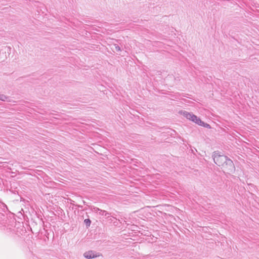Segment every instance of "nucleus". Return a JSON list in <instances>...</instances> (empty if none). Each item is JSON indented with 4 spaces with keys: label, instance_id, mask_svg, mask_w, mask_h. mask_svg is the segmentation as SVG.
I'll use <instances>...</instances> for the list:
<instances>
[{
    "label": "nucleus",
    "instance_id": "nucleus-1",
    "mask_svg": "<svg viewBox=\"0 0 259 259\" xmlns=\"http://www.w3.org/2000/svg\"><path fill=\"white\" fill-rule=\"evenodd\" d=\"M213 160L215 164L222 167L224 172L231 174L235 171L233 161L227 156L214 153Z\"/></svg>",
    "mask_w": 259,
    "mask_h": 259
},
{
    "label": "nucleus",
    "instance_id": "nucleus-2",
    "mask_svg": "<svg viewBox=\"0 0 259 259\" xmlns=\"http://www.w3.org/2000/svg\"><path fill=\"white\" fill-rule=\"evenodd\" d=\"M179 113L187 119L195 122L197 124L199 122V121L201 120L199 117L193 114L192 113H190L186 111H181L179 112Z\"/></svg>",
    "mask_w": 259,
    "mask_h": 259
},
{
    "label": "nucleus",
    "instance_id": "nucleus-3",
    "mask_svg": "<svg viewBox=\"0 0 259 259\" xmlns=\"http://www.w3.org/2000/svg\"><path fill=\"white\" fill-rule=\"evenodd\" d=\"M100 255V253H96L95 251L92 250L86 251L83 253V256L87 259L94 258Z\"/></svg>",
    "mask_w": 259,
    "mask_h": 259
},
{
    "label": "nucleus",
    "instance_id": "nucleus-4",
    "mask_svg": "<svg viewBox=\"0 0 259 259\" xmlns=\"http://www.w3.org/2000/svg\"><path fill=\"white\" fill-rule=\"evenodd\" d=\"M198 125L202 126H203V127H206V128H211V127H210L209 124H207L206 123L204 122L201 120L200 121H199V122L198 123Z\"/></svg>",
    "mask_w": 259,
    "mask_h": 259
},
{
    "label": "nucleus",
    "instance_id": "nucleus-5",
    "mask_svg": "<svg viewBox=\"0 0 259 259\" xmlns=\"http://www.w3.org/2000/svg\"><path fill=\"white\" fill-rule=\"evenodd\" d=\"M112 49L113 50L116 52H119L121 51L120 48L116 44H114L113 45V47Z\"/></svg>",
    "mask_w": 259,
    "mask_h": 259
},
{
    "label": "nucleus",
    "instance_id": "nucleus-6",
    "mask_svg": "<svg viewBox=\"0 0 259 259\" xmlns=\"http://www.w3.org/2000/svg\"><path fill=\"white\" fill-rule=\"evenodd\" d=\"M99 213L100 215H105V216L107 215V214H109L107 211H106L105 210H100V212Z\"/></svg>",
    "mask_w": 259,
    "mask_h": 259
},
{
    "label": "nucleus",
    "instance_id": "nucleus-7",
    "mask_svg": "<svg viewBox=\"0 0 259 259\" xmlns=\"http://www.w3.org/2000/svg\"><path fill=\"white\" fill-rule=\"evenodd\" d=\"M7 99V97L5 95L0 94V100H1L5 101Z\"/></svg>",
    "mask_w": 259,
    "mask_h": 259
},
{
    "label": "nucleus",
    "instance_id": "nucleus-8",
    "mask_svg": "<svg viewBox=\"0 0 259 259\" xmlns=\"http://www.w3.org/2000/svg\"><path fill=\"white\" fill-rule=\"evenodd\" d=\"M84 223L87 226H90L91 224V221L89 219H85L84 220Z\"/></svg>",
    "mask_w": 259,
    "mask_h": 259
},
{
    "label": "nucleus",
    "instance_id": "nucleus-9",
    "mask_svg": "<svg viewBox=\"0 0 259 259\" xmlns=\"http://www.w3.org/2000/svg\"><path fill=\"white\" fill-rule=\"evenodd\" d=\"M101 209L98 208H97V207H94L93 208V211L95 212H100V210H101Z\"/></svg>",
    "mask_w": 259,
    "mask_h": 259
}]
</instances>
